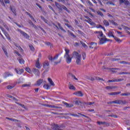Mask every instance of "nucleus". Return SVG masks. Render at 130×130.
<instances>
[{
  "instance_id": "f257e3e1",
  "label": "nucleus",
  "mask_w": 130,
  "mask_h": 130,
  "mask_svg": "<svg viewBox=\"0 0 130 130\" xmlns=\"http://www.w3.org/2000/svg\"><path fill=\"white\" fill-rule=\"evenodd\" d=\"M66 53L64 55V58L66 59L67 63H71L72 62V57L70 56V50L68 48H65Z\"/></svg>"
},
{
  "instance_id": "f03ea898",
  "label": "nucleus",
  "mask_w": 130,
  "mask_h": 130,
  "mask_svg": "<svg viewBox=\"0 0 130 130\" xmlns=\"http://www.w3.org/2000/svg\"><path fill=\"white\" fill-rule=\"evenodd\" d=\"M73 56L76 57V64L80 66L81 64V60L82 59V55L79 54L77 51H74L73 53Z\"/></svg>"
},
{
  "instance_id": "7ed1b4c3",
  "label": "nucleus",
  "mask_w": 130,
  "mask_h": 130,
  "mask_svg": "<svg viewBox=\"0 0 130 130\" xmlns=\"http://www.w3.org/2000/svg\"><path fill=\"white\" fill-rule=\"evenodd\" d=\"M17 31L19 32L20 34L23 35V36H24V37H25L26 39H29V38H30V37L29 36V35H28V34H27L26 32H24L22 30L18 28Z\"/></svg>"
},
{
  "instance_id": "20e7f679",
  "label": "nucleus",
  "mask_w": 130,
  "mask_h": 130,
  "mask_svg": "<svg viewBox=\"0 0 130 130\" xmlns=\"http://www.w3.org/2000/svg\"><path fill=\"white\" fill-rule=\"evenodd\" d=\"M43 83H46V81H44L43 79H40L37 81L36 85L39 87V86H41Z\"/></svg>"
},
{
  "instance_id": "39448f33",
  "label": "nucleus",
  "mask_w": 130,
  "mask_h": 130,
  "mask_svg": "<svg viewBox=\"0 0 130 130\" xmlns=\"http://www.w3.org/2000/svg\"><path fill=\"white\" fill-rule=\"evenodd\" d=\"M107 41H110V39L101 38V39H100L99 44H104V43H105V42H107Z\"/></svg>"
},
{
  "instance_id": "423d86ee",
  "label": "nucleus",
  "mask_w": 130,
  "mask_h": 130,
  "mask_svg": "<svg viewBox=\"0 0 130 130\" xmlns=\"http://www.w3.org/2000/svg\"><path fill=\"white\" fill-rule=\"evenodd\" d=\"M89 48H91V49H94L96 50L97 49V47L96 46H97V43L95 42H91L90 44Z\"/></svg>"
},
{
  "instance_id": "0eeeda50",
  "label": "nucleus",
  "mask_w": 130,
  "mask_h": 130,
  "mask_svg": "<svg viewBox=\"0 0 130 130\" xmlns=\"http://www.w3.org/2000/svg\"><path fill=\"white\" fill-rule=\"evenodd\" d=\"M106 70H109L110 72H111V73H117V71H120V69L119 68H107Z\"/></svg>"
},
{
  "instance_id": "6e6552de",
  "label": "nucleus",
  "mask_w": 130,
  "mask_h": 130,
  "mask_svg": "<svg viewBox=\"0 0 130 130\" xmlns=\"http://www.w3.org/2000/svg\"><path fill=\"white\" fill-rule=\"evenodd\" d=\"M15 71L18 75H22V74L24 73V69H20L19 68H15Z\"/></svg>"
},
{
  "instance_id": "1a4fd4ad",
  "label": "nucleus",
  "mask_w": 130,
  "mask_h": 130,
  "mask_svg": "<svg viewBox=\"0 0 130 130\" xmlns=\"http://www.w3.org/2000/svg\"><path fill=\"white\" fill-rule=\"evenodd\" d=\"M122 81H123V79L109 80L108 81V83H115L116 82H122Z\"/></svg>"
},
{
  "instance_id": "9d476101",
  "label": "nucleus",
  "mask_w": 130,
  "mask_h": 130,
  "mask_svg": "<svg viewBox=\"0 0 130 130\" xmlns=\"http://www.w3.org/2000/svg\"><path fill=\"white\" fill-rule=\"evenodd\" d=\"M73 94H74V95L78 96V97H83V96H84L83 92H82V91H78L75 92Z\"/></svg>"
},
{
  "instance_id": "9b49d317",
  "label": "nucleus",
  "mask_w": 130,
  "mask_h": 130,
  "mask_svg": "<svg viewBox=\"0 0 130 130\" xmlns=\"http://www.w3.org/2000/svg\"><path fill=\"white\" fill-rule=\"evenodd\" d=\"M10 9L14 15L17 16V12H16V8L14 6H10Z\"/></svg>"
},
{
  "instance_id": "f8f14e48",
  "label": "nucleus",
  "mask_w": 130,
  "mask_h": 130,
  "mask_svg": "<svg viewBox=\"0 0 130 130\" xmlns=\"http://www.w3.org/2000/svg\"><path fill=\"white\" fill-rule=\"evenodd\" d=\"M32 73L35 74L36 76H39L40 72L38 69H36V68L32 69Z\"/></svg>"
},
{
  "instance_id": "ddd939ff",
  "label": "nucleus",
  "mask_w": 130,
  "mask_h": 130,
  "mask_svg": "<svg viewBox=\"0 0 130 130\" xmlns=\"http://www.w3.org/2000/svg\"><path fill=\"white\" fill-rule=\"evenodd\" d=\"M55 5L56 7L60 11H62V5H60V4L58 3L57 2H55Z\"/></svg>"
},
{
  "instance_id": "4468645a",
  "label": "nucleus",
  "mask_w": 130,
  "mask_h": 130,
  "mask_svg": "<svg viewBox=\"0 0 130 130\" xmlns=\"http://www.w3.org/2000/svg\"><path fill=\"white\" fill-rule=\"evenodd\" d=\"M36 67L37 69H41V66H40V62L39 61V58L37 59L36 61Z\"/></svg>"
},
{
  "instance_id": "2eb2a0df",
  "label": "nucleus",
  "mask_w": 130,
  "mask_h": 130,
  "mask_svg": "<svg viewBox=\"0 0 130 130\" xmlns=\"http://www.w3.org/2000/svg\"><path fill=\"white\" fill-rule=\"evenodd\" d=\"M97 123L98 124H99V125H100V124H104L105 125H107V126H109L110 125V124L107 122L98 121Z\"/></svg>"
},
{
  "instance_id": "dca6fc26",
  "label": "nucleus",
  "mask_w": 130,
  "mask_h": 130,
  "mask_svg": "<svg viewBox=\"0 0 130 130\" xmlns=\"http://www.w3.org/2000/svg\"><path fill=\"white\" fill-rule=\"evenodd\" d=\"M108 94H109V95H110L111 96H115L116 95H119V94H121V91L111 92V93H109Z\"/></svg>"
},
{
  "instance_id": "f3484780",
  "label": "nucleus",
  "mask_w": 130,
  "mask_h": 130,
  "mask_svg": "<svg viewBox=\"0 0 130 130\" xmlns=\"http://www.w3.org/2000/svg\"><path fill=\"white\" fill-rule=\"evenodd\" d=\"M121 27H122V28H123V29H124V30L126 31V32L127 33H128L130 35V32L127 31V30H130V28L127 27V26H126L125 25H123V24H122L121 25Z\"/></svg>"
},
{
  "instance_id": "a211bd4d",
  "label": "nucleus",
  "mask_w": 130,
  "mask_h": 130,
  "mask_svg": "<svg viewBox=\"0 0 130 130\" xmlns=\"http://www.w3.org/2000/svg\"><path fill=\"white\" fill-rule=\"evenodd\" d=\"M2 49H3L5 55L6 56H7V57H9V55H8V52L7 51V49L6 48V47H5V46H3L2 47Z\"/></svg>"
},
{
  "instance_id": "6ab92c4d",
  "label": "nucleus",
  "mask_w": 130,
  "mask_h": 130,
  "mask_svg": "<svg viewBox=\"0 0 130 130\" xmlns=\"http://www.w3.org/2000/svg\"><path fill=\"white\" fill-rule=\"evenodd\" d=\"M64 104L66 106V107H67V108H71V107H74V105L73 104L64 103Z\"/></svg>"
},
{
  "instance_id": "aec40b11",
  "label": "nucleus",
  "mask_w": 130,
  "mask_h": 130,
  "mask_svg": "<svg viewBox=\"0 0 130 130\" xmlns=\"http://www.w3.org/2000/svg\"><path fill=\"white\" fill-rule=\"evenodd\" d=\"M49 66V62L48 61H45L43 63V68L44 69H47V67Z\"/></svg>"
},
{
  "instance_id": "412c9836",
  "label": "nucleus",
  "mask_w": 130,
  "mask_h": 130,
  "mask_svg": "<svg viewBox=\"0 0 130 130\" xmlns=\"http://www.w3.org/2000/svg\"><path fill=\"white\" fill-rule=\"evenodd\" d=\"M41 19L46 23V24H47L48 25H49V22L48 20H47L44 17L41 16Z\"/></svg>"
},
{
  "instance_id": "4be33fe9",
  "label": "nucleus",
  "mask_w": 130,
  "mask_h": 130,
  "mask_svg": "<svg viewBox=\"0 0 130 130\" xmlns=\"http://www.w3.org/2000/svg\"><path fill=\"white\" fill-rule=\"evenodd\" d=\"M113 34H114V32L113 31H110L108 33V36H109V37H113L114 38L115 37L114 35H113Z\"/></svg>"
},
{
  "instance_id": "5701e85b",
  "label": "nucleus",
  "mask_w": 130,
  "mask_h": 130,
  "mask_svg": "<svg viewBox=\"0 0 130 130\" xmlns=\"http://www.w3.org/2000/svg\"><path fill=\"white\" fill-rule=\"evenodd\" d=\"M104 25H105V26H106V27H108V26H109L110 24H109V22H108V21L106 20H104L103 22Z\"/></svg>"
},
{
  "instance_id": "b1692460",
  "label": "nucleus",
  "mask_w": 130,
  "mask_h": 130,
  "mask_svg": "<svg viewBox=\"0 0 130 130\" xmlns=\"http://www.w3.org/2000/svg\"><path fill=\"white\" fill-rule=\"evenodd\" d=\"M57 25H58L59 29H60V30H61V31L64 32V33H67V31L64 29H63V28L62 27H61V26L60 25V23H58Z\"/></svg>"
},
{
  "instance_id": "393cba45",
  "label": "nucleus",
  "mask_w": 130,
  "mask_h": 130,
  "mask_svg": "<svg viewBox=\"0 0 130 130\" xmlns=\"http://www.w3.org/2000/svg\"><path fill=\"white\" fill-rule=\"evenodd\" d=\"M64 10V11H66V12H67V13H71V11H70V10H69L68 9V8H67L66 6H64V5H62V10Z\"/></svg>"
},
{
  "instance_id": "a878e982",
  "label": "nucleus",
  "mask_w": 130,
  "mask_h": 130,
  "mask_svg": "<svg viewBox=\"0 0 130 130\" xmlns=\"http://www.w3.org/2000/svg\"><path fill=\"white\" fill-rule=\"evenodd\" d=\"M116 86H106L105 87V89H106L107 90H112V89H116Z\"/></svg>"
},
{
  "instance_id": "bb28decb",
  "label": "nucleus",
  "mask_w": 130,
  "mask_h": 130,
  "mask_svg": "<svg viewBox=\"0 0 130 130\" xmlns=\"http://www.w3.org/2000/svg\"><path fill=\"white\" fill-rule=\"evenodd\" d=\"M89 25H91V26H95L96 25V23H95L94 22L92 21V19H90V20H88V22H87Z\"/></svg>"
},
{
  "instance_id": "cd10ccee",
  "label": "nucleus",
  "mask_w": 130,
  "mask_h": 130,
  "mask_svg": "<svg viewBox=\"0 0 130 130\" xmlns=\"http://www.w3.org/2000/svg\"><path fill=\"white\" fill-rule=\"evenodd\" d=\"M80 43H81V45H82L83 47H84L86 49H87L88 48V46H87V45H86V44L85 43H84V42L81 41Z\"/></svg>"
},
{
  "instance_id": "c85d7f7f",
  "label": "nucleus",
  "mask_w": 130,
  "mask_h": 130,
  "mask_svg": "<svg viewBox=\"0 0 130 130\" xmlns=\"http://www.w3.org/2000/svg\"><path fill=\"white\" fill-rule=\"evenodd\" d=\"M48 82H49L51 86H55L54 83L53 82V81H52V79H51V78H49L48 79Z\"/></svg>"
},
{
  "instance_id": "c756f323",
  "label": "nucleus",
  "mask_w": 130,
  "mask_h": 130,
  "mask_svg": "<svg viewBox=\"0 0 130 130\" xmlns=\"http://www.w3.org/2000/svg\"><path fill=\"white\" fill-rule=\"evenodd\" d=\"M68 33L70 34V35L73 37V38H77V36L75 35V34H74V33H73V32L71 31V30H68Z\"/></svg>"
},
{
  "instance_id": "7c9ffc66",
  "label": "nucleus",
  "mask_w": 130,
  "mask_h": 130,
  "mask_svg": "<svg viewBox=\"0 0 130 130\" xmlns=\"http://www.w3.org/2000/svg\"><path fill=\"white\" fill-rule=\"evenodd\" d=\"M109 22H110V23L112 24L114 26H118L117 23L114 22L113 20H109Z\"/></svg>"
},
{
  "instance_id": "2f4dec72",
  "label": "nucleus",
  "mask_w": 130,
  "mask_h": 130,
  "mask_svg": "<svg viewBox=\"0 0 130 130\" xmlns=\"http://www.w3.org/2000/svg\"><path fill=\"white\" fill-rule=\"evenodd\" d=\"M68 86L70 90H76V87L72 84H69Z\"/></svg>"
},
{
  "instance_id": "473e14b6",
  "label": "nucleus",
  "mask_w": 130,
  "mask_h": 130,
  "mask_svg": "<svg viewBox=\"0 0 130 130\" xmlns=\"http://www.w3.org/2000/svg\"><path fill=\"white\" fill-rule=\"evenodd\" d=\"M127 103V102L126 101H122V100H120V105H125Z\"/></svg>"
},
{
  "instance_id": "72a5a7b5",
  "label": "nucleus",
  "mask_w": 130,
  "mask_h": 130,
  "mask_svg": "<svg viewBox=\"0 0 130 130\" xmlns=\"http://www.w3.org/2000/svg\"><path fill=\"white\" fill-rule=\"evenodd\" d=\"M86 4H87V5H88V6H90V7H93L94 6L93 4L91 3V1H90L89 0H86Z\"/></svg>"
},
{
  "instance_id": "f704fd0d",
  "label": "nucleus",
  "mask_w": 130,
  "mask_h": 130,
  "mask_svg": "<svg viewBox=\"0 0 130 130\" xmlns=\"http://www.w3.org/2000/svg\"><path fill=\"white\" fill-rule=\"evenodd\" d=\"M118 75H130V72H121L118 73Z\"/></svg>"
},
{
  "instance_id": "c9c22d12",
  "label": "nucleus",
  "mask_w": 130,
  "mask_h": 130,
  "mask_svg": "<svg viewBox=\"0 0 130 130\" xmlns=\"http://www.w3.org/2000/svg\"><path fill=\"white\" fill-rule=\"evenodd\" d=\"M73 103H75V105H79L81 101H79L78 100H75L73 101Z\"/></svg>"
},
{
  "instance_id": "e433bc0d",
  "label": "nucleus",
  "mask_w": 130,
  "mask_h": 130,
  "mask_svg": "<svg viewBox=\"0 0 130 130\" xmlns=\"http://www.w3.org/2000/svg\"><path fill=\"white\" fill-rule=\"evenodd\" d=\"M43 87L46 90H49V89H50V86L48 84L44 85Z\"/></svg>"
},
{
  "instance_id": "4c0bfd02",
  "label": "nucleus",
  "mask_w": 130,
  "mask_h": 130,
  "mask_svg": "<svg viewBox=\"0 0 130 130\" xmlns=\"http://www.w3.org/2000/svg\"><path fill=\"white\" fill-rule=\"evenodd\" d=\"M6 119H9V120H11V121H13V122H16V121L18 122L19 121L18 120L14 119V118H12L6 117Z\"/></svg>"
},
{
  "instance_id": "58836bf2",
  "label": "nucleus",
  "mask_w": 130,
  "mask_h": 130,
  "mask_svg": "<svg viewBox=\"0 0 130 130\" xmlns=\"http://www.w3.org/2000/svg\"><path fill=\"white\" fill-rule=\"evenodd\" d=\"M4 35H5L6 38L8 39V40H11V37H10V35H9L8 32L6 31V32L4 33Z\"/></svg>"
},
{
  "instance_id": "ea45409f",
  "label": "nucleus",
  "mask_w": 130,
  "mask_h": 130,
  "mask_svg": "<svg viewBox=\"0 0 130 130\" xmlns=\"http://www.w3.org/2000/svg\"><path fill=\"white\" fill-rule=\"evenodd\" d=\"M64 25L66 26H67V27H68L69 28V29H70L71 30H74V27H73V26H72V25H71L68 23H64Z\"/></svg>"
},
{
  "instance_id": "a19ab883",
  "label": "nucleus",
  "mask_w": 130,
  "mask_h": 130,
  "mask_svg": "<svg viewBox=\"0 0 130 130\" xmlns=\"http://www.w3.org/2000/svg\"><path fill=\"white\" fill-rule=\"evenodd\" d=\"M16 103L19 106H21V107H22V108H24V109H26V107L25 106V105H24L22 104H20V103H18V102H16Z\"/></svg>"
},
{
  "instance_id": "79ce46f5",
  "label": "nucleus",
  "mask_w": 130,
  "mask_h": 130,
  "mask_svg": "<svg viewBox=\"0 0 130 130\" xmlns=\"http://www.w3.org/2000/svg\"><path fill=\"white\" fill-rule=\"evenodd\" d=\"M123 4H124L125 6H128V7H130V3L127 0H125Z\"/></svg>"
},
{
  "instance_id": "37998d69",
  "label": "nucleus",
  "mask_w": 130,
  "mask_h": 130,
  "mask_svg": "<svg viewBox=\"0 0 130 130\" xmlns=\"http://www.w3.org/2000/svg\"><path fill=\"white\" fill-rule=\"evenodd\" d=\"M46 45H47V46H50V47H52V46H53V45L51 43H50V42H46L45 43Z\"/></svg>"
},
{
  "instance_id": "c03bdc74",
  "label": "nucleus",
  "mask_w": 130,
  "mask_h": 130,
  "mask_svg": "<svg viewBox=\"0 0 130 130\" xmlns=\"http://www.w3.org/2000/svg\"><path fill=\"white\" fill-rule=\"evenodd\" d=\"M119 63L123 64H130L129 62L125 61H120L119 62Z\"/></svg>"
},
{
  "instance_id": "a18cd8bd",
  "label": "nucleus",
  "mask_w": 130,
  "mask_h": 130,
  "mask_svg": "<svg viewBox=\"0 0 130 130\" xmlns=\"http://www.w3.org/2000/svg\"><path fill=\"white\" fill-rule=\"evenodd\" d=\"M107 116L108 117H113L114 118H117L118 117L116 115H109Z\"/></svg>"
},
{
  "instance_id": "49530a36",
  "label": "nucleus",
  "mask_w": 130,
  "mask_h": 130,
  "mask_svg": "<svg viewBox=\"0 0 130 130\" xmlns=\"http://www.w3.org/2000/svg\"><path fill=\"white\" fill-rule=\"evenodd\" d=\"M78 114H79V115H81V116H83L84 117H85L86 118H88V119H90V117L86 116V115H84V114L80 113H78Z\"/></svg>"
},
{
  "instance_id": "de8ad7c7",
  "label": "nucleus",
  "mask_w": 130,
  "mask_h": 130,
  "mask_svg": "<svg viewBox=\"0 0 130 130\" xmlns=\"http://www.w3.org/2000/svg\"><path fill=\"white\" fill-rule=\"evenodd\" d=\"M78 34L81 35V36H85V33L83 31H81L80 30H78Z\"/></svg>"
},
{
  "instance_id": "09e8293b",
  "label": "nucleus",
  "mask_w": 130,
  "mask_h": 130,
  "mask_svg": "<svg viewBox=\"0 0 130 130\" xmlns=\"http://www.w3.org/2000/svg\"><path fill=\"white\" fill-rule=\"evenodd\" d=\"M69 75H70V76H72L73 79H74V80H76V81H78V78H77L75 75H73V74L69 73Z\"/></svg>"
},
{
  "instance_id": "8fccbe9b",
  "label": "nucleus",
  "mask_w": 130,
  "mask_h": 130,
  "mask_svg": "<svg viewBox=\"0 0 130 130\" xmlns=\"http://www.w3.org/2000/svg\"><path fill=\"white\" fill-rule=\"evenodd\" d=\"M48 8H49V9H50V10L53 11V12L54 13V14H55L56 15H57V13H56V12H55V11H54V9H53V8H52V7H51V6L49 5Z\"/></svg>"
},
{
  "instance_id": "3c124183",
  "label": "nucleus",
  "mask_w": 130,
  "mask_h": 130,
  "mask_svg": "<svg viewBox=\"0 0 130 130\" xmlns=\"http://www.w3.org/2000/svg\"><path fill=\"white\" fill-rule=\"evenodd\" d=\"M114 39L117 41V42H119V43H120V42H121V40H120L119 39H118L117 37H114Z\"/></svg>"
},
{
  "instance_id": "603ef678",
  "label": "nucleus",
  "mask_w": 130,
  "mask_h": 130,
  "mask_svg": "<svg viewBox=\"0 0 130 130\" xmlns=\"http://www.w3.org/2000/svg\"><path fill=\"white\" fill-rule=\"evenodd\" d=\"M4 27L7 30V31H10V29L9 28V27L6 23H3Z\"/></svg>"
},
{
  "instance_id": "864d4df0",
  "label": "nucleus",
  "mask_w": 130,
  "mask_h": 130,
  "mask_svg": "<svg viewBox=\"0 0 130 130\" xmlns=\"http://www.w3.org/2000/svg\"><path fill=\"white\" fill-rule=\"evenodd\" d=\"M130 93L127 92V93H124L120 94V96H129Z\"/></svg>"
},
{
  "instance_id": "5fc2aeb1",
  "label": "nucleus",
  "mask_w": 130,
  "mask_h": 130,
  "mask_svg": "<svg viewBox=\"0 0 130 130\" xmlns=\"http://www.w3.org/2000/svg\"><path fill=\"white\" fill-rule=\"evenodd\" d=\"M15 87V86L14 85H8L7 86V88L8 89V90H11V89H13V88H14Z\"/></svg>"
},
{
  "instance_id": "6e6d98bb",
  "label": "nucleus",
  "mask_w": 130,
  "mask_h": 130,
  "mask_svg": "<svg viewBox=\"0 0 130 130\" xmlns=\"http://www.w3.org/2000/svg\"><path fill=\"white\" fill-rule=\"evenodd\" d=\"M49 107L50 108H54L55 109H57V108H58V107L55 106L54 105H50Z\"/></svg>"
},
{
  "instance_id": "4d7b16f0",
  "label": "nucleus",
  "mask_w": 130,
  "mask_h": 130,
  "mask_svg": "<svg viewBox=\"0 0 130 130\" xmlns=\"http://www.w3.org/2000/svg\"><path fill=\"white\" fill-rule=\"evenodd\" d=\"M88 79L89 81H95V80H96V77H89V78H88Z\"/></svg>"
},
{
  "instance_id": "13d9d810",
  "label": "nucleus",
  "mask_w": 130,
  "mask_h": 130,
  "mask_svg": "<svg viewBox=\"0 0 130 130\" xmlns=\"http://www.w3.org/2000/svg\"><path fill=\"white\" fill-rule=\"evenodd\" d=\"M29 48L31 51H34V50H35V48H34V47L32 45H29Z\"/></svg>"
},
{
  "instance_id": "bf43d9fd",
  "label": "nucleus",
  "mask_w": 130,
  "mask_h": 130,
  "mask_svg": "<svg viewBox=\"0 0 130 130\" xmlns=\"http://www.w3.org/2000/svg\"><path fill=\"white\" fill-rule=\"evenodd\" d=\"M118 60H120V58H113L111 59V61H116Z\"/></svg>"
},
{
  "instance_id": "052dcab7",
  "label": "nucleus",
  "mask_w": 130,
  "mask_h": 130,
  "mask_svg": "<svg viewBox=\"0 0 130 130\" xmlns=\"http://www.w3.org/2000/svg\"><path fill=\"white\" fill-rule=\"evenodd\" d=\"M96 32L99 34L100 37H103V32L102 31H96Z\"/></svg>"
},
{
  "instance_id": "680f3d73",
  "label": "nucleus",
  "mask_w": 130,
  "mask_h": 130,
  "mask_svg": "<svg viewBox=\"0 0 130 130\" xmlns=\"http://www.w3.org/2000/svg\"><path fill=\"white\" fill-rule=\"evenodd\" d=\"M97 14L98 15H99V16H101V17L104 16V15H103V13L101 11H98Z\"/></svg>"
},
{
  "instance_id": "e2e57ef3",
  "label": "nucleus",
  "mask_w": 130,
  "mask_h": 130,
  "mask_svg": "<svg viewBox=\"0 0 130 130\" xmlns=\"http://www.w3.org/2000/svg\"><path fill=\"white\" fill-rule=\"evenodd\" d=\"M13 76H14L13 74L7 73L6 74V76H5V78H8V77H13Z\"/></svg>"
},
{
  "instance_id": "0e129e2a",
  "label": "nucleus",
  "mask_w": 130,
  "mask_h": 130,
  "mask_svg": "<svg viewBox=\"0 0 130 130\" xmlns=\"http://www.w3.org/2000/svg\"><path fill=\"white\" fill-rule=\"evenodd\" d=\"M95 80H97L98 81H103V82H104L105 81L104 79H103V78L97 77H95Z\"/></svg>"
},
{
  "instance_id": "69168bd1",
  "label": "nucleus",
  "mask_w": 130,
  "mask_h": 130,
  "mask_svg": "<svg viewBox=\"0 0 130 130\" xmlns=\"http://www.w3.org/2000/svg\"><path fill=\"white\" fill-rule=\"evenodd\" d=\"M82 55L83 60H85V59H86V53L83 52L82 53Z\"/></svg>"
},
{
  "instance_id": "338daca9",
  "label": "nucleus",
  "mask_w": 130,
  "mask_h": 130,
  "mask_svg": "<svg viewBox=\"0 0 130 130\" xmlns=\"http://www.w3.org/2000/svg\"><path fill=\"white\" fill-rule=\"evenodd\" d=\"M18 61H19V63L21 64L25 63V60H24V59H19Z\"/></svg>"
},
{
  "instance_id": "774afa93",
  "label": "nucleus",
  "mask_w": 130,
  "mask_h": 130,
  "mask_svg": "<svg viewBox=\"0 0 130 130\" xmlns=\"http://www.w3.org/2000/svg\"><path fill=\"white\" fill-rule=\"evenodd\" d=\"M120 100L114 101V104H120Z\"/></svg>"
}]
</instances>
